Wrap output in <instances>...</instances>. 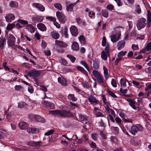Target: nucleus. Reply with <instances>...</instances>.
<instances>
[{
	"label": "nucleus",
	"mask_w": 151,
	"mask_h": 151,
	"mask_svg": "<svg viewBox=\"0 0 151 151\" xmlns=\"http://www.w3.org/2000/svg\"><path fill=\"white\" fill-rule=\"evenodd\" d=\"M18 5V3L15 1H12L9 4L10 6L12 8H17Z\"/></svg>",
	"instance_id": "4c0bfd02"
},
{
	"label": "nucleus",
	"mask_w": 151,
	"mask_h": 151,
	"mask_svg": "<svg viewBox=\"0 0 151 151\" xmlns=\"http://www.w3.org/2000/svg\"><path fill=\"white\" fill-rule=\"evenodd\" d=\"M104 50L106 52L108 56H109L110 55L109 54V44H107L106 47L104 49Z\"/></svg>",
	"instance_id": "3c124183"
},
{
	"label": "nucleus",
	"mask_w": 151,
	"mask_h": 151,
	"mask_svg": "<svg viewBox=\"0 0 151 151\" xmlns=\"http://www.w3.org/2000/svg\"><path fill=\"white\" fill-rule=\"evenodd\" d=\"M18 125L21 129H26L28 128L29 124L25 122L21 121L19 123Z\"/></svg>",
	"instance_id": "9b49d317"
},
{
	"label": "nucleus",
	"mask_w": 151,
	"mask_h": 151,
	"mask_svg": "<svg viewBox=\"0 0 151 151\" xmlns=\"http://www.w3.org/2000/svg\"><path fill=\"white\" fill-rule=\"evenodd\" d=\"M103 69L104 70V74L105 78V79L106 80L108 78L109 76L108 70L105 66H103Z\"/></svg>",
	"instance_id": "a878e982"
},
{
	"label": "nucleus",
	"mask_w": 151,
	"mask_h": 151,
	"mask_svg": "<svg viewBox=\"0 0 151 151\" xmlns=\"http://www.w3.org/2000/svg\"><path fill=\"white\" fill-rule=\"evenodd\" d=\"M106 9L109 10H112L114 9V6L111 4H108L106 6Z\"/></svg>",
	"instance_id": "680f3d73"
},
{
	"label": "nucleus",
	"mask_w": 151,
	"mask_h": 151,
	"mask_svg": "<svg viewBox=\"0 0 151 151\" xmlns=\"http://www.w3.org/2000/svg\"><path fill=\"white\" fill-rule=\"evenodd\" d=\"M116 34H113L111 36V40L113 42H115L119 40V39L116 37Z\"/></svg>",
	"instance_id": "72a5a7b5"
},
{
	"label": "nucleus",
	"mask_w": 151,
	"mask_h": 151,
	"mask_svg": "<svg viewBox=\"0 0 151 151\" xmlns=\"http://www.w3.org/2000/svg\"><path fill=\"white\" fill-rule=\"evenodd\" d=\"M61 34L63 35H64L65 38H68V29L66 26L64 28L62 27L61 29Z\"/></svg>",
	"instance_id": "f3484780"
},
{
	"label": "nucleus",
	"mask_w": 151,
	"mask_h": 151,
	"mask_svg": "<svg viewBox=\"0 0 151 151\" xmlns=\"http://www.w3.org/2000/svg\"><path fill=\"white\" fill-rule=\"evenodd\" d=\"M124 121L126 123H129V122H132V119H129L128 118L126 117L124 118Z\"/></svg>",
	"instance_id": "338daca9"
},
{
	"label": "nucleus",
	"mask_w": 151,
	"mask_h": 151,
	"mask_svg": "<svg viewBox=\"0 0 151 151\" xmlns=\"http://www.w3.org/2000/svg\"><path fill=\"white\" fill-rule=\"evenodd\" d=\"M42 104L43 106L48 109H53L55 108L54 104L52 103L44 101Z\"/></svg>",
	"instance_id": "1a4fd4ad"
},
{
	"label": "nucleus",
	"mask_w": 151,
	"mask_h": 151,
	"mask_svg": "<svg viewBox=\"0 0 151 151\" xmlns=\"http://www.w3.org/2000/svg\"><path fill=\"white\" fill-rule=\"evenodd\" d=\"M107 119H108V121L109 122V119L113 122L114 123L115 122V120L113 116L111 114H109L108 115Z\"/></svg>",
	"instance_id": "052dcab7"
},
{
	"label": "nucleus",
	"mask_w": 151,
	"mask_h": 151,
	"mask_svg": "<svg viewBox=\"0 0 151 151\" xmlns=\"http://www.w3.org/2000/svg\"><path fill=\"white\" fill-rule=\"evenodd\" d=\"M55 43L56 45L63 48L65 47L68 46V45L66 43L58 40H55Z\"/></svg>",
	"instance_id": "2eb2a0df"
},
{
	"label": "nucleus",
	"mask_w": 151,
	"mask_h": 151,
	"mask_svg": "<svg viewBox=\"0 0 151 151\" xmlns=\"http://www.w3.org/2000/svg\"><path fill=\"white\" fill-rule=\"evenodd\" d=\"M96 79L97 80L98 83H99L101 84L104 83V81L101 76Z\"/></svg>",
	"instance_id": "69168bd1"
},
{
	"label": "nucleus",
	"mask_w": 151,
	"mask_h": 151,
	"mask_svg": "<svg viewBox=\"0 0 151 151\" xmlns=\"http://www.w3.org/2000/svg\"><path fill=\"white\" fill-rule=\"evenodd\" d=\"M76 68L78 70L85 75L86 76H88V73L82 67L80 66H77Z\"/></svg>",
	"instance_id": "aec40b11"
},
{
	"label": "nucleus",
	"mask_w": 151,
	"mask_h": 151,
	"mask_svg": "<svg viewBox=\"0 0 151 151\" xmlns=\"http://www.w3.org/2000/svg\"><path fill=\"white\" fill-rule=\"evenodd\" d=\"M92 73L96 78L101 76L99 72L96 70L93 71Z\"/></svg>",
	"instance_id": "c03bdc74"
},
{
	"label": "nucleus",
	"mask_w": 151,
	"mask_h": 151,
	"mask_svg": "<svg viewBox=\"0 0 151 151\" xmlns=\"http://www.w3.org/2000/svg\"><path fill=\"white\" fill-rule=\"evenodd\" d=\"M110 139L111 141L113 143H116L117 141V139L115 136H111L110 138Z\"/></svg>",
	"instance_id": "e2e57ef3"
},
{
	"label": "nucleus",
	"mask_w": 151,
	"mask_h": 151,
	"mask_svg": "<svg viewBox=\"0 0 151 151\" xmlns=\"http://www.w3.org/2000/svg\"><path fill=\"white\" fill-rule=\"evenodd\" d=\"M26 29L31 33H34L35 31L34 27L31 24H28Z\"/></svg>",
	"instance_id": "7c9ffc66"
},
{
	"label": "nucleus",
	"mask_w": 151,
	"mask_h": 151,
	"mask_svg": "<svg viewBox=\"0 0 151 151\" xmlns=\"http://www.w3.org/2000/svg\"><path fill=\"white\" fill-rule=\"evenodd\" d=\"M127 81V80L124 78H122L120 79L119 83L121 87H124L126 86V82Z\"/></svg>",
	"instance_id": "cd10ccee"
},
{
	"label": "nucleus",
	"mask_w": 151,
	"mask_h": 151,
	"mask_svg": "<svg viewBox=\"0 0 151 151\" xmlns=\"http://www.w3.org/2000/svg\"><path fill=\"white\" fill-rule=\"evenodd\" d=\"M77 4V3H71L67 5L66 6V10L68 12L70 10V9H73V7Z\"/></svg>",
	"instance_id": "f704fd0d"
},
{
	"label": "nucleus",
	"mask_w": 151,
	"mask_h": 151,
	"mask_svg": "<svg viewBox=\"0 0 151 151\" xmlns=\"http://www.w3.org/2000/svg\"><path fill=\"white\" fill-rule=\"evenodd\" d=\"M43 19L42 16L36 15L32 18V21L35 23L41 22H42Z\"/></svg>",
	"instance_id": "9d476101"
},
{
	"label": "nucleus",
	"mask_w": 151,
	"mask_h": 151,
	"mask_svg": "<svg viewBox=\"0 0 151 151\" xmlns=\"http://www.w3.org/2000/svg\"><path fill=\"white\" fill-rule=\"evenodd\" d=\"M126 51H123L120 52L117 55L118 57L123 58L122 56H124L127 53Z\"/></svg>",
	"instance_id": "603ef678"
},
{
	"label": "nucleus",
	"mask_w": 151,
	"mask_h": 151,
	"mask_svg": "<svg viewBox=\"0 0 151 151\" xmlns=\"http://www.w3.org/2000/svg\"><path fill=\"white\" fill-rule=\"evenodd\" d=\"M108 55L104 51H102L101 57V58L104 60H106L107 59Z\"/></svg>",
	"instance_id": "e433bc0d"
},
{
	"label": "nucleus",
	"mask_w": 151,
	"mask_h": 151,
	"mask_svg": "<svg viewBox=\"0 0 151 151\" xmlns=\"http://www.w3.org/2000/svg\"><path fill=\"white\" fill-rule=\"evenodd\" d=\"M18 21L20 24L22 25L27 24L28 23L27 21L22 19H19Z\"/></svg>",
	"instance_id": "5fc2aeb1"
},
{
	"label": "nucleus",
	"mask_w": 151,
	"mask_h": 151,
	"mask_svg": "<svg viewBox=\"0 0 151 151\" xmlns=\"http://www.w3.org/2000/svg\"><path fill=\"white\" fill-rule=\"evenodd\" d=\"M15 17L13 14H9L6 15L5 18L7 22H11L14 19Z\"/></svg>",
	"instance_id": "4468645a"
},
{
	"label": "nucleus",
	"mask_w": 151,
	"mask_h": 151,
	"mask_svg": "<svg viewBox=\"0 0 151 151\" xmlns=\"http://www.w3.org/2000/svg\"><path fill=\"white\" fill-rule=\"evenodd\" d=\"M46 19L48 20L53 22L56 20V19L55 18L51 16H47L46 17Z\"/></svg>",
	"instance_id": "6e6d98bb"
},
{
	"label": "nucleus",
	"mask_w": 151,
	"mask_h": 151,
	"mask_svg": "<svg viewBox=\"0 0 151 151\" xmlns=\"http://www.w3.org/2000/svg\"><path fill=\"white\" fill-rule=\"evenodd\" d=\"M67 57L69 58L73 63H74L76 60V58L75 57L70 54L67 55Z\"/></svg>",
	"instance_id": "79ce46f5"
},
{
	"label": "nucleus",
	"mask_w": 151,
	"mask_h": 151,
	"mask_svg": "<svg viewBox=\"0 0 151 151\" xmlns=\"http://www.w3.org/2000/svg\"><path fill=\"white\" fill-rule=\"evenodd\" d=\"M96 117H104V115L100 111H96L94 114Z\"/></svg>",
	"instance_id": "bf43d9fd"
},
{
	"label": "nucleus",
	"mask_w": 151,
	"mask_h": 151,
	"mask_svg": "<svg viewBox=\"0 0 151 151\" xmlns=\"http://www.w3.org/2000/svg\"><path fill=\"white\" fill-rule=\"evenodd\" d=\"M54 6L58 10H61L62 9V6L60 4L58 3H55L54 4Z\"/></svg>",
	"instance_id": "a18cd8bd"
},
{
	"label": "nucleus",
	"mask_w": 151,
	"mask_h": 151,
	"mask_svg": "<svg viewBox=\"0 0 151 151\" xmlns=\"http://www.w3.org/2000/svg\"><path fill=\"white\" fill-rule=\"evenodd\" d=\"M15 27L14 24H10L9 23L7 25L6 27V29L8 30H10L12 29L14 27Z\"/></svg>",
	"instance_id": "ea45409f"
},
{
	"label": "nucleus",
	"mask_w": 151,
	"mask_h": 151,
	"mask_svg": "<svg viewBox=\"0 0 151 151\" xmlns=\"http://www.w3.org/2000/svg\"><path fill=\"white\" fill-rule=\"evenodd\" d=\"M143 130V127L140 124H138L133 125L128 131L129 132L132 134L135 135L139 131H141Z\"/></svg>",
	"instance_id": "f03ea898"
},
{
	"label": "nucleus",
	"mask_w": 151,
	"mask_h": 151,
	"mask_svg": "<svg viewBox=\"0 0 151 151\" xmlns=\"http://www.w3.org/2000/svg\"><path fill=\"white\" fill-rule=\"evenodd\" d=\"M107 92L110 95L111 97L114 98H117V96H116L114 93L111 91L109 89H108L107 90Z\"/></svg>",
	"instance_id": "09e8293b"
},
{
	"label": "nucleus",
	"mask_w": 151,
	"mask_h": 151,
	"mask_svg": "<svg viewBox=\"0 0 151 151\" xmlns=\"http://www.w3.org/2000/svg\"><path fill=\"white\" fill-rule=\"evenodd\" d=\"M43 143L41 141L35 142L31 141L27 142V145L31 147H35L37 148H39L42 146L43 145Z\"/></svg>",
	"instance_id": "423d86ee"
},
{
	"label": "nucleus",
	"mask_w": 151,
	"mask_h": 151,
	"mask_svg": "<svg viewBox=\"0 0 151 151\" xmlns=\"http://www.w3.org/2000/svg\"><path fill=\"white\" fill-rule=\"evenodd\" d=\"M111 129L113 133L115 135H117L119 133V128L118 127L112 126Z\"/></svg>",
	"instance_id": "393cba45"
},
{
	"label": "nucleus",
	"mask_w": 151,
	"mask_h": 151,
	"mask_svg": "<svg viewBox=\"0 0 151 151\" xmlns=\"http://www.w3.org/2000/svg\"><path fill=\"white\" fill-rule=\"evenodd\" d=\"M58 82L63 86H66L68 85L67 83V81L64 78L59 77L58 79Z\"/></svg>",
	"instance_id": "412c9836"
},
{
	"label": "nucleus",
	"mask_w": 151,
	"mask_h": 151,
	"mask_svg": "<svg viewBox=\"0 0 151 151\" xmlns=\"http://www.w3.org/2000/svg\"><path fill=\"white\" fill-rule=\"evenodd\" d=\"M37 26L39 30L42 31H45L47 29L45 26L42 23H39L37 24Z\"/></svg>",
	"instance_id": "6ab92c4d"
},
{
	"label": "nucleus",
	"mask_w": 151,
	"mask_h": 151,
	"mask_svg": "<svg viewBox=\"0 0 151 151\" xmlns=\"http://www.w3.org/2000/svg\"><path fill=\"white\" fill-rule=\"evenodd\" d=\"M41 73V72L39 70H30L27 73V75L30 77L36 79L40 76Z\"/></svg>",
	"instance_id": "20e7f679"
},
{
	"label": "nucleus",
	"mask_w": 151,
	"mask_h": 151,
	"mask_svg": "<svg viewBox=\"0 0 151 151\" xmlns=\"http://www.w3.org/2000/svg\"><path fill=\"white\" fill-rule=\"evenodd\" d=\"M56 16L59 22L63 24H65L67 21V19L64 14L59 11L56 12Z\"/></svg>",
	"instance_id": "7ed1b4c3"
},
{
	"label": "nucleus",
	"mask_w": 151,
	"mask_h": 151,
	"mask_svg": "<svg viewBox=\"0 0 151 151\" xmlns=\"http://www.w3.org/2000/svg\"><path fill=\"white\" fill-rule=\"evenodd\" d=\"M54 131L53 129H51L46 132L44 135L46 136H49L53 134Z\"/></svg>",
	"instance_id": "4d7b16f0"
},
{
	"label": "nucleus",
	"mask_w": 151,
	"mask_h": 151,
	"mask_svg": "<svg viewBox=\"0 0 151 151\" xmlns=\"http://www.w3.org/2000/svg\"><path fill=\"white\" fill-rule=\"evenodd\" d=\"M6 43V39L4 38L0 39V50H3L4 47L5 43Z\"/></svg>",
	"instance_id": "bb28decb"
},
{
	"label": "nucleus",
	"mask_w": 151,
	"mask_h": 151,
	"mask_svg": "<svg viewBox=\"0 0 151 151\" xmlns=\"http://www.w3.org/2000/svg\"><path fill=\"white\" fill-rule=\"evenodd\" d=\"M80 42L81 44L85 45L86 43V40L83 35H81L78 37Z\"/></svg>",
	"instance_id": "c85d7f7f"
},
{
	"label": "nucleus",
	"mask_w": 151,
	"mask_h": 151,
	"mask_svg": "<svg viewBox=\"0 0 151 151\" xmlns=\"http://www.w3.org/2000/svg\"><path fill=\"white\" fill-rule=\"evenodd\" d=\"M142 98H140L139 97H137V102L136 103L137 106H139L141 104H142L143 102Z\"/></svg>",
	"instance_id": "8fccbe9b"
},
{
	"label": "nucleus",
	"mask_w": 151,
	"mask_h": 151,
	"mask_svg": "<svg viewBox=\"0 0 151 151\" xmlns=\"http://www.w3.org/2000/svg\"><path fill=\"white\" fill-rule=\"evenodd\" d=\"M135 12L138 14H140L141 13V9L139 5H137L135 6Z\"/></svg>",
	"instance_id": "58836bf2"
},
{
	"label": "nucleus",
	"mask_w": 151,
	"mask_h": 151,
	"mask_svg": "<svg viewBox=\"0 0 151 151\" xmlns=\"http://www.w3.org/2000/svg\"><path fill=\"white\" fill-rule=\"evenodd\" d=\"M70 30L72 36L76 37L78 35V29L76 26H72L70 27Z\"/></svg>",
	"instance_id": "6e6552de"
},
{
	"label": "nucleus",
	"mask_w": 151,
	"mask_h": 151,
	"mask_svg": "<svg viewBox=\"0 0 151 151\" xmlns=\"http://www.w3.org/2000/svg\"><path fill=\"white\" fill-rule=\"evenodd\" d=\"M33 6L37 8L38 9L42 12H43L45 11V8L42 4L37 3H34L33 4Z\"/></svg>",
	"instance_id": "a211bd4d"
},
{
	"label": "nucleus",
	"mask_w": 151,
	"mask_h": 151,
	"mask_svg": "<svg viewBox=\"0 0 151 151\" xmlns=\"http://www.w3.org/2000/svg\"><path fill=\"white\" fill-rule=\"evenodd\" d=\"M146 19L143 17L141 18L137 21L136 26L138 30L144 28L146 25Z\"/></svg>",
	"instance_id": "39448f33"
},
{
	"label": "nucleus",
	"mask_w": 151,
	"mask_h": 151,
	"mask_svg": "<svg viewBox=\"0 0 151 151\" xmlns=\"http://www.w3.org/2000/svg\"><path fill=\"white\" fill-rule=\"evenodd\" d=\"M72 48L74 50H78L79 45L78 43L76 42H73L72 44Z\"/></svg>",
	"instance_id": "c756f323"
},
{
	"label": "nucleus",
	"mask_w": 151,
	"mask_h": 151,
	"mask_svg": "<svg viewBox=\"0 0 151 151\" xmlns=\"http://www.w3.org/2000/svg\"><path fill=\"white\" fill-rule=\"evenodd\" d=\"M133 122H129V123H126L125 125V127L127 128V129L128 130L133 126Z\"/></svg>",
	"instance_id": "49530a36"
},
{
	"label": "nucleus",
	"mask_w": 151,
	"mask_h": 151,
	"mask_svg": "<svg viewBox=\"0 0 151 151\" xmlns=\"http://www.w3.org/2000/svg\"><path fill=\"white\" fill-rule=\"evenodd\" d=\"M92 73L96 78L101 76L99 72L96 70L93 71Z\"/></svg>",
	"instance_id": "37998d69"
},
{
	"label": "nucleus",
	"mask_w": 151,
	"mask_h": 151,
	"mask_svg": "<svg viewBox=\"0 0 151 151\" xmlns=\"http://www.w3.org/2000/svg\"><path fill=\"white\" fill-rule=\"evenodd\" d=\"M50 36L52 38L57 40L59 38L60 34L58 32L53 31L50 33Z\"/></svg>",
	"instance_id": "4be33fe9"
},
{
	"label": "nucleus",
	"mask_w": 151,
	"mask_h": 151,
	"mask_svg": "<svg viewBox=\"0 0 151 151\" xmlns=\"http://www.w3.org/2000/svg\"><path fill=\"white\" fill-rule=\"evenodd\" d=\"M6 134L4 132L1 131V129H0V139H2L6 137Z\"/></svg>",
	"instance_id": "13d9d810"
},
{
	"label": "nucleus",
	"mask_w": 151,
	"mask_h": 151,
	"mask_svg": "<svg viewBox=\"0 0 151 151\" xmlns=\"http://www.w3.org/2000/svg\"><path fill=\"white\" fill-rule=\"evenodd\" d=\"M115 121L122 128L123 126V121H122L121 119L119 117H117L115 118Z\"/></svg>",
	"instance_id": "2f4dec72"
},
{
	"label": "nucleus",
	"mask_w": 151,
	"mask_h": 151,
	"mask_svg": "<svg viewBox=\"0 0 151 151\" xmlns=\"http://www.w3.org/2000/svg\"><path fill=\"white\" fill-rule=\"evenodd\" d=\"M88 100L91 104H97L99 103V101L97 100L95 97L92 95H90L88 99Z\"/></svg>",
	"instance_id": "f8f14e48"
},
{
	"label": "nucleus",
	"mask_w": 151,
	"mask_h": 151,
	"mask_svg": "<svg viewBox=\"0 0 151 151\" xmlns=\"http://www.w3.org/2000/svg\"><path fill=\"white\" fill-rule=\"evenodd\" d=\"M51 114L55 116H58L59 115L62 117L64 118H74V116L71 112L70 111H67L65 110H55L50 111Z\"/></svg>",
	"instance_id": "f257e3e1"
},
{
	"label": "nucleus",
	"mask_w": 151,
	"mask_h": 151,
	"mask_svg": "<svg viewBox=\"0 0 151 151\" xmlns=\"http://www.w3.org/2000/svg\"><path fill=\"white\" fill-rule=\"evenodd\" d=\"M35 120L37 122L43 123L45 122L44 119L38 115H35L33 116Z\"/></svg>",
	"instance_id": "5701e85b"
},
{
	"label": "nucleus",
	"mask_w": 151,
	"mask_h": 151,
	"mask_svg": "<svg viewBox=\"0 0 151 151\" xmlns=\"http://www.w3.org/2000/svg\"><path fill=\"white\" fill-rule=\"evenodd\" d=\"M80 63L85 67L88 72H90V70L88 67V65L85 61H80Z\"/></svg>",
	"instance_id": "c9c22d12"
},
{
	"label": "nucleus",
	"mask_w": 151,
	"mask_h": 151,
	"mask_svg": "<svg viewBox=\"0 0 151 151\" xmlns=\"http://www.w3.org/2000/svg\"><path fill=\"white\" fill-rule=\"evenodd\" d=\"M37 129L36 128H33L32 127H29L27 129L28 132L29 133H33L36 132Z\"/></svg>",
	"instance_id": "de8ad7c7"
},
{
	"label": "nucleus",
	"mask_w": 151,
	"mask_h": 151,
	"mask_svg": "<svg viewBox=\"0 0 151 151\" xmlns=\"http://www.w3.org/2000/svg\"><path fill=\"white\" fill-rule=\"evenodd\" d=\"M68 97L69 100L73 101H76L77 100V98L73 94H69Z\"/></svg>",
	"instance_id": "473e14b6"
},
{
	"label": "nucleus",
	"mask_w": 151,
	"mask_h": 151,
	"mask_svg": "<svg viewBox=\"0 0 151 151\" xmlns=\"http://www.w3.org/2000/svg\"><path fill=\"white\" fill-rule=\"evenodd\" d=\"M146 49L148 51L151 50V42H149L147 44L146 46Z\"/></svg>",
	"instance_id": "774afa93"
},
{
	"label": "nucleus",
	"mask_w": 151,
	"mask_h": 151,
	"mask_svg": "<svg viewBox=\"0 0 151 151\" xmlns=\"http://www.w3.org/2000/svg\"><path fill=\"white\" fill-rule=\"evenodd\" d=\"M126 101L129 102V105L133 109H136V106L135 104H136V102L130 99H127Z\"/></svg>",
	"instance_id": "ddd939ff"
},
{
	"label": "nucleus",
	"mask_w": 151,
	"mask_h": 151,
	"mask_svg": "<svg viewBox=\"0 0 151 151\" xmlns=\"http://www.w3.org/2000/svg\"><path fill=\"white\" fill-rule=\"evenodd\" d=\"M122 58H123L118 57V58L116 59L114 62L116 66H118V63L122 60Z\"/></svg>",
	"instance_id": "0e129e2a"
},
{
	"label": "nucleus",
	"mask_w": 151,
	"mask_h": 151,
	"mask_svg": "<svg viewBox=\"0 0 151 151\" xmlns=\"http://www.w3.org/2000/svg\"><path fill=\"white\" fill-rule=\"evenodd\" d=\"M111 84L113 87H117V83L115 79L113 78L111 79Z\"/></svg>",
	"instance_id": "864d4df0"
},
{
	"label": "nucleus",
	"mask_w": 151,
	"mask_h": 151,
	"mask_svg": "<svg viewBox=\"0 0 151 151\" xmlns=\"http://www.w3.org/2000/svg\"><path fill=\"white\" fill-rule=\"evenodd\" d=\"M125 43V41L124 40H121L117 43V47L118 50L121 49V48H123Z\"/></svg>",
	"instance_id": "b1692460"
},
{
	"label": "nucleus",
	"mask_w": 151,
	"mask_h": 151,
	"mask_svg": "<svg viewBox=\"0 0 151 151\" xmlns=\"http://www.w3.org/2000/svg\"><path fill=\"white\" fill-rule=\"evenodd\" d=\"M102 16L106 18H107L108 16L109 13L108 11L106 9L102 10L101 11Z\"/></svg>",
	"instance_id": "a19ab883"
},
{
	"label": "nucleus",
	"mask_w": 151,
	"mask_h": 151,
	"mask_svg": "<svg viewBox=\"0 0 151 151\" xmlns=\"http://www.w3.org/2000/svg\"><path fill=\"white\" fill-rule=\"evenodd\" d=\"M16 39L12 34H9L7 39V43L8 47H13L15 45Z\"/></svg>",
	"instance_id": "0eeeda50"
},
{
	"label": "nucleus",
	"mask_w": 151,
	"mask_h": 151,
	"mask_svg": "<svg viewBox=\"0 0 151 151\" xmlns=\"http://www.w3.org/2000/svg\"><path fill=\"white\" fill-rule=\"evenodd\" d=\"M100 62L99 59L96 58L93 61V68L95 69L98 70L99 67Z\"/></svg>",
	"instance_id": "dca6fc26"
}]
</instances>
